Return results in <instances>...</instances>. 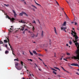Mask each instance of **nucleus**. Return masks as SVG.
Returning <instances> with one entry per match:
<instances>
[{
  "label": "nucleus",
  "instance_id": "1",
  "mask_svg": "<svg viewBox=\"0 0 79 79\" xmlns=\"http://www.w3.org/2000/svg\"><path fill=\"white\" fill-rule=\"evenodd\" d=\"M71 34H72L73 37H74L75 39L73 40V42H74V43H76V42L77 43V41L78 40H77L78 39V36H77L76 33V32H73V33L72 32Z\"/></svg>",
  "mask_w": 79,
  "mask_h": 79
},
{
  "label": "nucleus",
  "instance_id": "2",
  "mask_svg": "<svg viewBox=\"0 0 79 79\" xmlns=\"http://www.w3.org/2000/svg\"><path fill=\"white\" fill-rule=\"evenodd\" d=\"M23 14L24 15H25V16H27L28 15L27 14H26V13L24 12H22V13H20V14H19V16H23Z\"/></svg>",
  "mask_w": 79,
  "mask_h": 79
},
{
  "label": "nucleus",
  "instance_id": "3",
  "mask_svg": "<svg viewBox=\"0 0 79 79\" xmlns=\"http://www.w3.org/2000/svg\"><path fill=\"white\" fill-rule=\"evenodd\" d=\"M71 66H78L79 68V65L77 64L73 63L70 64Z\"/></svg>",
  "mask_w": 79,
  "mask_h": 79
},
{
  "label": "nucleus",
  "instance_id": "4",
  "mask_svg": "<svg viewBox=\"0 0 79 79\" xmlns=\"http://www.w3.org/2000/svg\"><path fill=\"white\" fill-rule=\"evenodd\" d=\"M8 18L9 19H10V20L11 21H13H13H14L15 20V18H12V19H11L10 17H9V16H8Z\"/></svg>",
  "mask_w": 79,
  "mask_h": 79
},
{
  "label": "nucleus",
  "instance_id": "5",
  "mask_svg": "<svg viewBox=\"0 0 79 79\" xmlns=\"http://www.w3.org/2000/svg\"><path fill=\"white\" fill-rule=\"evenodd\" d=\"M4 42L5 43H8V42H10L8 38H7L6 39L4 40Z\"/></svg>",
  "mask_w": 79,
  "mask_h": 79
},
{
  "label": "nucleus",
  "instance_id": "6",
  "mask_svg": "<svg viewBox=\"0 0 79 79\" xmlns=\"http://www.w3.org/2000/svg\"><path fill=\"white\" fill-rule=\"evenodd\" d=\"M16 68L18 70H21V67H20L19 66L17 67V68Z\"/></svg>",
  "mask_w": 79,
  "mask_h": 79
},
{
  "label": "nucleus",
  "instance_id": "7",
  "mask_svg": "<svg viewBox=\"0 0 79 79\" xmlns=\"http://www.w3.org/2000/svg\"><path fill=\"white\" fill-rule=\"evenodd\" d=\"M66 29V27H61V29L62 30V31H65V29Z\"/></svg>",
  "mask_w": 79,
  "mask_h": 79
},
{
  "label": "nucleus",
  "instance_id": "8",
  "mask_svg": "<svg viewBox=\"0 0 79 79\" xmlns=\"http://www.w3.org/2000/svg\"><path fill=\"white\" fill-rule=\"evenodd\" d=\"M33 52L34 54H35V55H37V53L35 51H33Z\"/></svg>",
  "mask_w": 79,
  "mask_h": 79
},
{
  "label": "nucleus",
  "instance_id": "9",
  "mask_svg": "<svg viewBox=\"0 0 79 79\" xmlns=\"http://www.w3.org/2000/svg\"><path fill=\"white\" fill-rule=\"evenodd\" d=\"M18 64L17 63L16 64H15V67L16 68L18 67Z\"/></svg>",
  "mask_w": 79,
  "mask_h": 79
},
{
  "label": "nucleus",
  "instance_id": "10",
  "mask_svg": "<svg viewBox=\"0 0 79 79\" xmlns=\"http://www.w3.org/2000/svg\"><path fill=\"white\" fill-rule=\"evenodd\" d=\"M54 68H55V69H58V70H59V71H60V69L59 68H57L56 67H54Z\"/></svg>",
  "mask_w": 79,
  "mask_h": 79
},
{
  "label": "nucleus",
  "instance_id": "11",
  "mask_svg": "<svg viewBox=\"0 0 79 79\" xmlns=\"http://www.w3.org/2000/svg\"><path fill=\"white\" fill-rule=\"evenodd\" d=\"M54 31H55V34H57V32H56V28H55V27H54Z\"/></svg>",
  "mask_w": 79,
  "mask_h": 79
},
{
  "label": "nucleus",
  "instance_id": "12",
  "mask_svg": "<svg viewBox=\"0 0 79 79\" xmlns=\"http://www.w3.org/2000/svg\"><path fill=\"white\" fill-rule=\"evenodd\" d=\"M34 1L35 2V3H36V5H37L40 6H41V5H40V4H38V3H36V1Z\"/></svg>",
  "mask_w": 79,
  "mask_h": 79
},
{
  "label": "nucleus",
  "instance_id": "13",
  "mask_svg": "<svg viewBox=\"0 0 79 79\" xmlns=\"http://www.w3.org/2000/svg\"><path fill=\"white\" fill-rule=\"evenodd\" d=\"M31 37H34V36H35V35H34V34H31Z\"/></svg>",
  "mask_w": 79,
  "mask_h": 79
},
{
  "label": "nucleus",
  "instance_id": "14",
  "mask_svg": "<svg viewBox=\"0 0 79 79\" xmlns=\"http://www.w3.org/2000/svg\"><path fill=\"white\" fill-rule=\"evenodd\" d=\"M34 76V75L32 74H30L28 76V77H29V76Z\"/></svg>",
  "mask_w": 79,
  "mask_h": 79
},
{
  "label": "nucleus",
  "instance_id": "15",
  "mask_svg": "<svg viewBox=\"0 0 79 79\" xmlns=\"http://www.w3.org/2000/svg\"><path fill=\"white\" fill-rule=\"evenodd\" d=\"M44 35V31H42V33H41V36L42 37H43Z\"/></svg>",
  "mask_w": 79,
  "mask_h": 79
},
{
  "label": "nucleus",
  "instance_id": "16",
  "mask_svg": "<svg viewBox=\"0 0 79 79\" xmlns=\"http://www.w3.org/2000/svg\"><path fill=\"white\" fill-rule=\"evenodd\" d=\"M10 48H11V50L12 51V52H13V50H14V49H13L12 48V47H10Z\"/></svg>",
  "mask_w": 79,
  "mask_h": 79
},
{
  "label": "nucleus",
  "instance_id": "17",
  "mask_svg": "<svg viewBox=\"0 0 79 79\" xmlns=\"http://www.w3.org/2000/svg\"><path fill=\"white\" fill-rule=\"evenodd\" d=\"M32 6H33V7H34L35 8V9H37V7H36L35 6H34V5H31Z\"/></svg>",
  "mask_w": 79,
  "mask_h": 79
},
{
  "label": "nucleus",
  "instance_id": "18",
  "mask_svg": "<svg viewBox=\"0 0 79 79\" xmlns=\"http://www.w3.org/2000/svg\"><path fill=\"white\" fill-rule=\"evenodd\" d=\"M9 52H8V51H5V54H7V53H8Z\"/></svg>",
  "mask_w": 79,
  "mask_h": 79
},
{
  "label": "nucleus",
  "instance_id": "19",
  "mask_svg": "<svg viewBox=\"0 0 79 79\" xmlns=\"http://www.w3.org/2000/svg\"><path fill=\"white\" fill-rule=\"evenodd\" d=\"M53 74H56V73L55 72V71H53L52 72Z\"/></svg>",
  "mask_w": 79,
  "mask_h": 79
},
{
  "label": "nucleus",
  "instance_id": "20",
  "mask_svg": "<svg viewBox=\"0 0 79 79\" xmlns=\"http://www.w3.org/2000/svg\"><path fill=\"white\" fill-rule=\"evenodd\" d=\"M4 5H5V6H9V4H4Z\"/></svg>",
  "mask_w": 79,
  "mask_h": 79
},
{
  "label": "nucleus",
  "instance_id": "21",
  "mask_svg": "<svg viewBox=\"0 0 79 79\" xmlns=\"http://www.w3.org/2000/svg\"><path fill=\"white\" fill-rule=\"evenodd\" d=\"M24 30V27H23L22 29H20V30H22V31H23Z\"/></svg>",
  "mask_w": 79,
  "mask_h": 79
},
{
  "label": "nucleus",
  "instance_id": "22",
  "mask_svg": "<svg viewBox=\"0 0 79 79\" xmlns=\"http://www.w3.org/2000/svg\"><path fill=\"white\" fill-rule=\"evenodd\" d=\"M29 52L30 53V55H32L33 56V53H32V52H31V51H29Z\"/></svg>",
  "mask_w": 79,
  "mask_h": 79
},
{
  "label": "nucleus",
  "instance_id": "23",
  "mask_svg": "<svg viewBox=\"0 0 79 79\" xmlns=\"http://www.w3.org/2000/svg\"><path fill=\"white\" fill-rule=\"evenodd\" d=\"M66 24V22H64V25L65 26Z\"/></svg>",
  "mask_w": 79,
  "mask_h": 79
},
{
  "label": "nucleus",
  "instance_id": "24",
  "mask_svg": "<svg viewBox=\"0 0 79 79\" xmlns=\"http://www.w3.org/2000/svg\"><path fill=\"white\" fill-rule=\"evenodd\" d=\"M28 32L29 33V34H32V32L30 31H29Z\"/></svg>",
  "mask_w": 79,
  "mask_h": 79
},
{
  "label": "nucleus",
  "instance_id": "25",
  "mask_svg": "<svg viewBox=\"0 0 79 79\" xmlns=\"http://www.w3.org/2000/svg\"><path fill=\"white\" fill-rule=\"evenodd\" d=\"M69 44L70 45H71L72 44V42L71 41H70L69 42Z\"/></svg>",
  "mask_w": 79,
  "mask_h": 79
},
{
  "label": "nucleus",
  "instance_id": "26",
  "mask_svg": "<svg viewBox=\"0 0 79 79\" xmlns=\"http://www.w3.org/2000/svg\"><path fill=\"white\" fill-rule=\"evenodd\" d=\"M12 11L13 12V13H14V14L16 13V12L15 11V10H12Z\"/></svg>",
  "mask_w": 79,
  "mask_h": 79
},
{
  "label": "nucleus",
  "instance_id": "27",
  "mask_svg": "<svg viewBox=\"0 0 79 79\" xmlns=\"http://www.w3.org/2000/svg\"><path fill=\"white\" fill-rule=\"evenodd\" d=\"M32 29L33 31H34V29H35V28H34V26H33V27L32 28Z\"/></svg>",
  "mask_w": 79,
  "mask_h": 79
},
{
  "label": "nucleus",
  "instance_id": "28",
  "mask_svg": "<svg viewBox=\"0 0 79 79\" xmlns=\"http://www.w3.org/2000/svg\"><path fill=\"white\" fill-rule=\"evenodd\" d=\"M21 63L22 64V66H23V62H22V61H21Z\"/></svg>",
  "mask_w": 79,
  "mask_h": 79
},
{
  "label": "nucleus",
  "instance_id": "29",
  "mask_svg": "<svg viewBox=\"0 0 79 79\" xmlns=\"http://www.w3.org/2000/svg\"><path fill=\"white\" fill-rule=\"evenodd\" d=\"M17 16V14L15 13L14 14V16L15 17H16Z\"/></svg>",
  "mask_w": 79,
  "mask_h": 79
},
{
  "label": "nucleus",
  "instance_id": "30",
  "mask_svg": "<svg viewBox=\"0 0 79 79\" xmlns=\"http://www.w3.org/2000/svg\"><path fill=\"white\" fill-rule=\"evenodd\" d=\"M27 60H29L30 61H32V60L31 59H28Z\"/></svg>",
  "mask_w": 79,
  "mask_h": 79
},
{
  "label": "nucleus",
  "instance_id": "31",
  "mask_svg": "<svg viewBox=\"0 0 79 79\" xmlns=\"http://www.w3.org/2000/svg\"><path fill=\"white\" fill-rule=\"evenodd\" d=\"M14 61H19V60L17 59H14Z\"/></svg>",
  "mask_w": 79,
  "mask_h": 79
},
{
  "label": "nucleus",
  "instance_id": "32",
  "mask_svg": "<svg viewBox=\"0 0 79 79\" xmlns=\"http://www.w3.org/2000/svg\"><path fill=\"white\" fill-rule=\"evenodd\" d=\"M8 31H9V33H10L12 32L10 30H8Z\"/></svg>",
  "mask_w": 79,
  "mask_h": 79
},
{
  "label": "nucleus",
  "instance_id": "33",
  "mask_svg": "<svg viewBox=\"0 0 79 79\" xmlns=\"http://www.w3.org/2000/svg\"><path fill=\"white\" fill-rule=\"evenodd\" d=\"M33 23L36 24V23H35V20H33Z\"/></svg>",
  "mask_w": 79,
  "mask_h": 79
},
{
  "label": "nucleus",
  "instance_id": "34",
  "mask_svg": "<svg viewBox=\"0 0 79 79\" xmlns=\"http://www.w3.org/2000/svg\"><path fill=\"white\" fill-rule=\"evenodd\" d=\"M38 59H39V60H40L41 61H42V60L41 59H40V57H39L38 58Z\"/></svg>",
  "mask_w": 79,
  "mask_h": 79
},
{
  "label": "nucleus",
  "instance_id": "35",
  "mask_svg": "<svg viewBox=\"0 0 79 79\" xmlns=\"http://www.w3.org/2000/svg\"><path fill=\"white\" fill-rule=\"evenodd\" d=\"M63 60H65V61H68V60H66L64 58Z\"/></svg>",
  "mask_w": 79,
  "mask_h": 79
},
{
  "label": "nucleus",
  "instance_id": "36",
  "mask_svg": "<svg viewBox=\"0 0 79 79\" xmlns=\"http://www.w3.org/2000/svg\"><path fill=\"white\" fill-rule=\"evenodd\" d=\"M61 68H62V69L64 70H64H65V69H64V68H63V67H61Z\"/></svg>",
  "mask_w": 79,
  "mask_h": 79
},
{
  "label": "nucleus",
  "instance_id": "37",
  "mask_svg": "<svg viewBox=\"0 0 79 79\" xmlns=\"http://www.w3.org/2000/svg\"><path fill=\"white\" fill-rule=\"evenodd\" d=\"M65 71H66V72L67 73H69V72L67 71V70H64Z\"/></svg>",
  "mask_w": 79,
  "mask_h": 79
},
{
  "label": "nucleus",
  "instance_id": "38",
  "mask_svg": "<svg viewBox=\"0 0 79 79\" xmlns=\"http://www.w3.org/2000/svg\"><path fill=\"white\" fill-rule=\"evenodd\" d=\"M76 74H77V75H79V74L78 72H76Z\"/></svg>",
  "mask_w": 79,
  "mask_h": 79
},
{
  "label": "nucleus",
  "instance_id": "39",
  "mask_svg": "<svg viewBox=\"0 0 79 79\" xmlns=\"http://www.w3.org/2000/svg\"><path fill=\"white\" fill-rule=\"evenodd\" d=\"M56 3H57V5H59V4H58V2H57V1H56Z\"/></svg>",
  "mask_w": 79,
  "mask_h": 79
},
{
  "label": "nucleus",
  "instance_id": "40",
  "mask_svg": "<svg viewBox=\"0 0 79 79\" xmlns=\"http://www.w3.org/2000/svg\"><path fill=\"white\" fill-rule=\"evenodd\" d=\"M8 44H9V46H10V48L11 47V45H10V43H9V42H8Z\"/></svg>",
  "mask_w": 79,
  "mask_h": 79
},
{
  "label": "nucleus",
  "instance_id": "41",
  "mask_svg": "<svg viewBox=\"0 0 79 79\" xmlns=\"http://www.w3.org/2000/svg\"><path fill=\"white\" fill-rule=\"evenodd\" d=\"M67 55H70L69 53H67Z\"/></svg>",
  "mask_w": 79,
  "mask_h": 79
},
{
  "label": "nucleus",
  "instance_id": "42",
  "mask_svg": "<svg viewBox=\"0 0 79 79\" xmlns=\"http://www.w3.org/2000/svg\"><path fill=\"white\" fill-rule=\"evenodd\" d=\"M0 44H3V43L2 42V41H0Z\"/></svg>",
  "mask_w": 79,
  "mask_h": 79
},
{
  "label": "nucleus",
  "instance_id": "43",
  "mask_svg": "<svg viewBox=\"0 0 79 79\" xmlns=\"http://www.w3.org/2000/svg\"><path fill=\"white\" fill-rule=\"evenodd\" d=\"M51 69H52V70H54V71H55V69H53V68H51Z\"/></svg>",
  "mask_w": 79,
  "mask_h": 79
},
{
  "label": "nucleus",
  "instance_id": "44",
  "mask_svg": "<svg viewBox=\"0 0 79 79\" xmlns=\"http://www.w3.org/2000/svg\"><path fill=\"white\" fill-rule=\"evenodd\" d=\"M75 25H77V23L75 22Z\"/></svg>",
  "mask_w": 79,
  "mask_h": 79
},
{
  "label": "nucleus",
  "instance_id": "45",
  "mask_svg": "<svg viewBox=\"0 0 79 79\" xmlns=\"http://www.w3.org/2000/svg\"><path fill=\"white\" fill-rule=\"evenodd\" d=\"M5 46L6 48H7L8 47H7V44H6Z\"/></svg>",
  "mask_w": 79,
  "mask_h": 79
},
{
  "label": "nucleus",
  "instance_id": "46",
  "mask_svg": "<svg viewBox=\"0 0 79 79\" xmlns=\"http://www.w3.org/2000/svg\"><path fill=\"white\" fill-rule=\"evenodd\" d=\"M24 33H25V30L23 32V34H24Z\"/></svg>",
  "mask_w": 79,
  "mask_h": 79
},
{
  "label": "nucleus",
  "instance_id": "47",
  "mask_svg": "<svg viewBox=\"0 0 79 79\" xmlns=\"http://www.w3.org/2000/svg\"><path fill=\"white\" fill-rule=\"evenodd\" d=\"M38 55H39V56H42V54H39Z\"/></svg>",
  "mask_w": 79,
  "mask_h": 79
},
{
  "label": "nucleus",
  "instance_id": "48",
  "mask_svg": "<svg viewBox=\"0 0 79 79\" xmlns=\"http://www.w3.org/2000/svg\"><path fill=\"white\" fill-rule=\"evenodd\" d=\"M23 24H25V23H26V22H23Z\"/></svg>",
  "mask_w": 79,
  "mask_h": 79
},
{
  "label": "nucleus",
  "instance_id": "49",
  "mask_svg": "<svg viewBox=\"0 0 79 79\" xmlns=\"http://www.w3.org/2000/svg\"><path fill=\"white\" fill-rule=\"evenodd\" d=\"M23 24H25V23H26V22H23Z\"/></svg>",
  "mask_w": 79,
  "mask_h": 79
},
{
  "label": "nucleus",
  "instance_id": "50",
  "mask_svg": "<svg viewBox=\"0 0 79 79\" xmlns=\"http://www.w3.org/2000/svg\"><path fill=\"white\" fill-rule=\"evenodd\" d=\"M25 31H28V30L27 29H25Z\"/></svg>",
  "mask_w": 79,
  "mask_h": 79
},
{
  "label": "nucleus",
  "instance_id": "51",
  "mask_svg": "<svg viewBox=\"0 0 79 79\" xmlns=\"http://www.w3.org/2000/svg\"><path fill=\"white\" fill-rule=\"evenodd\" d=\"M23 21H21L20 22L21 23H23Z\"/></svg>",
  "mask_w": 79,
  "mask_h": 79
},
{
  "label": "nucleus",
  "instance_id": "52",
  "mask_svg": "<svg viewBox=\"0 0 79 79\" xmlns=\"http://www.w3.org/2000/svg\"><path fill=\"white\" fill-rule=\"evenodd\" d=\"M65 15L67 17V18H68V16H67V15H66V13H65Z\"/></svg>",
  "mask_w": 79,
  "mask_h": 79
},
{
  "label": "nucleus",
  "instance_id": "53",
  "mask_svg": "<svg viewBox=\"0 0 79 79\" xmlns=\"http://www.w3.org/2000/svg\"><path fill=\"white\" fill-rule=\"evenodd\" d=\"M57 76H58V77H61V76H60V75H58Z\"/></svg>",
  "mask_w": 79,
  "mask_h": 79
},
{
  "label": "nucleus",
  "instance_id": "54",
  "mask_svg": "<svg viewBox=\"0 0 79 79\" xmlns=\"http://www.w3.org/2000/svg\"><path fill=\"white\" fill-rule=\"evenodd\" d=\"M24 66V68H25L26 69H27V68H26L25 66Z\"/></svg>",
  "mask_w": 79,
  "mask_h": 79
},
{
  "label": "nucleus",
  "instance_id": "55",
  "mask_svg": "<svg viewBox=\"0 0 79 79\" xmlns=\"http://www.w3.org/2000/svg\"><path fill=\"white\" fill-rule=\"evenodd\" d=\"M71 23H72V24H73V23H74V22H71Z\"/></svg>",
  "mask_w": 79,
  "mask_h": 79
},
{
  "label": "nucleus",
  "instance_id": "56",
  "mask_svg": "<svg viewBox=\"0 0 79 79\" xmlns=\"http://www.w3.org/2000/svg\"><path fill=\"white\" fill-rule=\"evenodd\" d=\"M71 31H72V32L73 33L74 32V31H73V30H72Z\"/></svg>",
  "mask_w": 79,
  "mask_h": 79
},
{
  "label": "nucleus",
  "instance_id": "57",
  "mask_svg": "<svg viewBox=\"0 0 79 79\" xmlns=\"http://www.w3.org/2000/svg\"><path fill=\"white\" fill-rule=\"evenodd\" d=\"M66 46H67V47L68 46V44H66Z\"/></svg>",
  "mask_w": 79,
  "mask_h": 79
},
{
  "label": "nucleus",
  "instance_id": "58",
  "mask_svg": "<svg viewBox=\"0 0 79 79\" xmlns=\"http://www.w3.org/2000/svg\"><path fill=\"white\" fill-rule=\"evenodd\" d=\"M12 54H13V55H15V54L13 53V52H12Z\"/></svg>",
  "mask_w": 79,
  "mask_h": 79
},
{
  "label": "nucleus",
  "instance_id": "59",
  "mask_svg": "<svg viewBox=\"0 0 79 79\" xmlns=\"http://www.w3.org/2000/svg\"><path fill=\"white\" fill-rule=\"evenodd\" d=\"M12 54H13V55H15V54L13 53V52H12Z\"/></svg>",
  "mask_w": 79,
  "mask_h": 79
},
{
  "label": "nucleus",
  "instance_id": "60",
  "mask_svg": "<svg viewBox=\"0 0 79 79\" xmlns=\"http://www.w3.org/2000/svg\"><path fill=\"white\" fill-rule=\"evenodd\" d=\"M35 66H36V67H38L37 64H35Z\"/></svg>",
  "mask_w": 79,
  "mask_h": 79
},
{
  "label": "nucleus",
  "instance_id": "61",
  "mask_svg": "<svg viewBox=\"0 0 79 79\" xmlns=\"http://www.w3.org/2000/svg\"><path fill=\"white\" fill-rule=\"evenodd\" d=\"M33 11H35V10L34 9H33Z\"/></svg>",
  "mask_w": 79,
  "mask_h": 79
},
{
  "label": "nucleus",
  "instance_id": "62",
  "mask_svg": "<svg viewBox=\"0 0 79 79\" xmlns=\"http://www.w3.org/2000/svg\"><path fill=\"white\" fill-rule=\"evenodd\" d=\"M62 59V58L61 57V58H60V60H61Z\"/></svg>",
  "mask_w": 79,
  "mask_h": 79
},
{
  "label": "nucleus",
  "instance_id": "63",
  "mask_svg": "<svg viewBox=\"0 0 79 79\" xmlns=\"http://www.w3.org/2000/svg\"><path fill=\"white\" fill-rule=\"evenodd\" d=\"M45 51H46V52H47V49H45Z\"/></svg>",
  "mask_w": 79,
  "mask_h": 79
},
{
  "label": "nucleus",
  "instance_id": "64",
  "mask_svg": "<svg viewBox=\"0 0 79 79\" xmlns=\"http://www.w3.org/2000/svg\"><path fill=\"white\" fill-rule=\"evenodd\" d=\"M22 79H25V78H24V77H23Z\"/></svg>",
  "mask_w": 79,
  "mask_h": 79
}]
</instances>
